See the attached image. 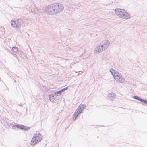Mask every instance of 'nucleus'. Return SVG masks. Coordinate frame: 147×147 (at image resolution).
<instances>
[{"label":"nucleus","mask_w":147,"mask_h":147,"mask_svg":"<svg viewBox=\"0 0 147 147\" xmlns=\"http://www.w3.org/2000/svg\"><path fill=\"white\" fill-rule=\"evenodd\" d=\"M85 107L86 106L84 105H80L79 106L76 111L79 113H80L85 108Z\"/></svg>","instance_id":"7"},{"label":"nucleus","mask_w":147,"mask_h":147,"mask_svg":"<svg viewBox=\"0 0 147 147\" xmlns=\"http://www.w3.org/2000/svg\"><path fill=\"white\" fill-rule=\"evenodd\" d=\"M109 71L117 82L120 83L124 82L125 80V78L120 73L112 68L110 69Z\"/></svg>","instance_id":"3"},{"label":"nucleus","mask_w":147,"mask_h":147,"mask_svg":"<svg viewBox=\"0 0 147 147\" xmlns=\"http://www.w3.org/2000/svg\"><path fill=\"white\" fill-rule=\"evenodd\" d=\"M133 98L135 99L138 100L140 101L141 98L138 96H133Z\"/></svg>","instance_id":"15"},{"label":"nucleus","mask_w":147,"mask_h":147,"mask_svg":"<svg viewBox=\"0 0 147 147\" xmlns=\"http://www.w3.org/2000/svg\"><path fill=\"white\" fill-rule=\"evenodd\" d=\"M62 92H61V90L57 92H56L54 93L55 94V96H56V95L58 96V94H61Z\"/></svg>","instance_id":"16"},{"label":"nucleus","mask_w":147,"mask_h":147,"mask_svg":"<svg viewBox=\"0 0 147 147\" xmlns=\"http://www.w3.org/2000/svg\"><path fill=\"white\" fill-rule=\"evenodd\" d=\"M42 136L39 133H36L33 137L31 141V145H34L40 142L42 140Z\"/></svg>","instance_id":"5"},{"label":"nucleus","mask_w":147,"mask_h":147,"mask_svg":"<svg viewBox=\"0 0 147 147\" xmlns=\"http://www.w3.org/2000/svg\"><path fill=\"white\" fill-rule=\"evenodd\" d=\"M68 87H66L64 88L61 90V92H63L65 90L68 89Z\"/></svg>","instance_id":"19"},{"label":"nucleus","mask_w":147,"mask_h":147,"mask_svg":"<svg viewBox=\"0 0 147 147\" xmlns=\"http://www.w3.org/2000/svg\"><path fill=\"white\" fill-rule=\"evenodd\" d=\"M78 75H79V74H77V76H78Z\"/></svg>","instance_id":"20"},{"label":"nucleus","mask_w":147,"mask_h":147,"mask_svg":"<svg viewBox=\"0 0 147 147\" xmlns=\"http://www.w3.org/2000/svg\"><path fill=\"white\" fill-rule=\"evenodd\" d=\"M140 101L146 104H147V100L142 99L141 98Z\"/></svg>","instance_id":"17"},{"label":"nucleus","mask_w":147,"mask_h":147,"mask_svg":"<svg viewBox=\"0 0 147 147\" xmlns=\"http://www.w3.org/2000/svg\"><path fill=\"white\" fill-rule=\"evenodd\" d=\"M11 24L12 26L13 27L16 28L18 27V25L17 24L16 22L12 20L11 22Z\"/></svg>","instance_id":"12"},{"label":"nucleus","mask_w":147,"mask_h":147,"mask_svg":"<svg viewBox=\"0 0 147 147\" xmlns=\"http://www.w3.org/2000/svg\"><path fill=\"white\" fill-rule=\"evenodd\" d=\"M17 22L16 23L18 27H20L23 22V20L22 19H18Z\"/></svg>","instance_id":"9"},{"label":"nucleus","mask_w":147,"mask_h":147,"mask_svg":"<svg viewBox=\"0 0 147 147\" xmlns=\"http://www.w3.org/2000/svg\"><path fill=\"white\" fill-rule=\"evenodd\" d=\"M115 94L113 93H109L108 95V97L112 100L115 99Z\"/></svg>","instance_id":"8"},{"label":"nucleus","mask_w":147,"mask_h":147,"mask_svg":"<svg viewBox=\"0 0 147 147\" xmlns=\"http://www.w3.org/2000/svg\"><path fill=\"white\" fill-rule=\"evenodd\" d=\"M29 129V127H26L24 126V127H23V129L25 130H28Z\"/></svg>","instance_id":"18"},{"label":"nucleus","mask_w":147,"mask_h":147,"mask_svg":"<svg viewBox=\"0 0 147 147\" xmlns=\"http://www.w3.org/2000/svg\"><path fill=\"white\" fill-rule=\"evenodd\" d=\"M12 51L13 54L16 55V54L18 53V50L16 47H13L12 48Z\"/></svg>","instance_id":"10"},{"label":"nucleus","mask_w":147,"mask_h":147,"mask_svg":"<svg viewBox=\"0 0 147 147\" xmlns=\"http://www.w3.org/2000/svg\"><path fill=\"white\" fill-rule=\"evenodd\" d=\"M110 42L107 40H105L101 42L98 45L94 48V53L98 54L107 49L110 44Z\"/></svg>","instance_id":"2"},{"label":"nucleus","mask_w":147,"mask_h":147,"mask_svg":"<svg viewBox=\"0 0 147 147\" xmlns=\"http://www.w3.org/2000/svg\"><path fill=\"white\" fill-rule=\"evenodd\" d=\"M115 11L117 16L122 19L128 20L131 18L130 14L124 9H116Z\"/></svg>","instance_id":"4"},{"label":"nucleus","mask_w":147,"mask_h":147,"mask_svg":"<svg viewBox=\"0 0 147 147\" xmlns=\"http://www.w3.org/2000/svg\"><path fill=\"white\" fill-rule=\"evenodd\" d=\"M64 9L63 4L59 3H54L48 5L45 8L47 14L52 15L57 14L63 11Z\"/></svg>","instance_id":"1"},{"label":"nucleus","mask_w":147,"mask_h":147,"mask_svg":"<svg viewBox=\"0 0 147 147\" xmlns=\"http://www.w3.org/2000/svg\"><path fill=\"white\" fill-rule=\"evenodd\" d=\"M55 94L54 93H52L50 94L49 98L50 101L52 102H55L56 101V98Z\"/></svg>","instance_id":"6"},{"label":"nucleus","mask_w":147,"mask_h":147,"mask_svg":"<svg viewBox=\"0 0 147 147\" xmlns=\"http://www.w3.org/2000/svg\"><path fill=\"white\" fill-rule=\"evenodd\" d=\"M32 12L34 13H37L38 12V9L36 7H34L33 10L32 9Z\"/></svg>","instance_id":"13"},{"label":"nucleus","mask_w":147,"mask_h":147,"mask_svg":"<svg viewBox=\"0 0 147 147\" xmlns=\"http://www.w3.org/2000/svg\"><path fill=\"white\" fill-rule=\"evenodd\" d=\"M80 113H79L77 111H76L75 112L74 115L73 116V119L74 120H75L76 119L78 115L79 114H80Z\"/></svg>","instance_id":"11"},{"label":"nucleus","mask_w":147,"mask_h":147,"mask_svg":"<svg viewBox=\"0 0 147 147\" xmlns=\"http://www.w3.org/2000/svg\"><path fill=\"white\" fill-rule=\"evenodd\" d=\"M13 127H17L21 129H23L24 126L18 124L14 126Z\"/></svg>","instance_id":"14"}]
</instances>
